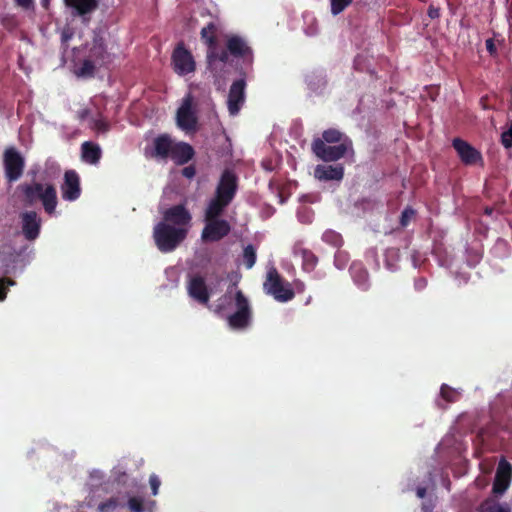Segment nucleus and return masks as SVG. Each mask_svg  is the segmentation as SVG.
<instances>
[{"label":"nucleus","mask_w":512,"mask_h":512,"mask_svg":"<svg viewBox=\"0 0 512 512\" xmlns=\"http://www.w3.org/2000/svg\"><path fill=\"white\" fill-rule=\"evenodd\" d=\"M353 0H330L331 13L338 15L352 4Z\"/></svg>","instance_id":"32"},{"label":"nucleus","mask_w":512,"mask_h":512,"mask_svg":"<svg viewBox=\"0 0 512 512\" xmlns=\"http://www.w3.org/2000/svg\"><path fill=\"white\" fill-rule=\"evenodd\" d=\"M427 14L431 19H437L440 17V8L431 4L428 7Z\"/></svg>","instance_id":"43"},{"label":"nucleus","mask_w":512,"mask_h":512,"mask_svg":"<svg viewBox=\"0 0 512 512\" xmlns=\"http://www.w3.org/2000/svg\"><path fill=\"white\" fill-rule=\"evenodd\" d=\"M128 508L131 512H143L144 511V501L141 497H131L128 500Z\"/></svg>","instance_id":"36"},{"label":"nucleus","mask_w":512,"mask_h":512,"mask_svg":"<svg viewBox=\"0 0 512 512\" xmlns=\"http://www.w3.org/2000/svg\"><path fill=\"white\" fill-rule=\"evenodd\" d=\"M453 148L456 150L459 158L465 165H483V157L480 151L474 148L467 141L455 138L452 142Z\"/></svg>","instance_id":"13"},{"label":"nucleus","mask_w":512,"mask_h":512,"mask_svg":"<svg viewBox=\"0 0 512 512\" xmlns=\"http://www.w3.org/2000/svg\"><path fill=\"white\" fill-rule=\"evenodd\" d=\"M322 240L323 242L335 247L340 248L343 244V238L340 233L334 231V230H326L322 234Z\"/></svg>","instance_id":"29"},{"label":"nucleus","mask_w":512,"mask_h":512,"mask_svg":"<svg viewBox=\"0 0 512 512\" xmlns=\"http://www.w3.org/2000/svg\"><path fill=\"white\" fill-rule=\"evenodd\" d=\"M478 512H511V507L507 503H499L494 498H487L479 505Z\"/></svg>","instance_id":"27"},{"label":"nucleus","mask_w":512,"mask_h":512,"mask_svg":"<svg viewBox=\"0 0 512 512\" xmlns=\"http://www.w3.org/2000/svg\"><path fill=\"white\" fill-rule=\"evenodd\" d=\"M97 67H99L98 63L87 57L83 60L81 67L77 71V75L89 78L93 77Z\"/></svg>","instance_id":"28"},{"label":"nucleus","mask_w":512,"mask_h":512,"mask_svg":"<svg viewBox=\"0 0 512 512\" xmlns=\"http://www.w3.org/2000/svg\"><path fill=\"white\" fill-rule=\"evenodd\" d=\"M3 167L7 182H16L23 175L25 159L15 147H8L3 152Z\"/></svg>","instance_id":"6"},{"label":"nucleus","mask_w":512,"mask_h":512,"mask_svg":"<svg viewBox=\"0 0 512 512\" xmlns=\"http://www.w3.org/2000/svg\"><path fill=\"white\" fill-rule=\"evenodd\" d=\"M231 231L229 222L225 219H205V226L201 233L204 242H217L226 237Z\"/></svg>","instance_id":"9"},{"label":"nucleus","mask_w":512,"mask_h":512,"mask_svg":"<svg viewBox=\"0 0 512 512\" xmlns=\"http://www.w3.org/2000/svg\"><path fill=\"white\" fill-rule=\"evenodd\" d=\"M192 225V214L184 204L173 205L162 213V219L153 228V239L162 253L176 250L187 238Z\"/></svg>","instance_id":"1"},{"label":"nucleus","mask_w":512,"mask_h":512,"mask_svg":"<svg viewBox=\"0 0 512 512\" xmlns=\"http://www.w3.org/2000/svg\"><path fill=\"white\" fill-rule=\"evenodd\" d=\"M196 174V169H195V166L193 165H189V166H186L182 169V175L188 179H191L195 176Z\"/></svg>","instance_id":"42"},{"label":"nucleus","mask_w":512,"mask_h":512,"mask_svg":"<svg viewBox=\"0 0 512 512\" xmlns=\"http://www.w3.org/2000/svg\"><path fill=\"white\" fill-rule=\"evenodd\" d=\"M237 188L236 175L230 170H225L217 184L215 196L231 203L236 195Z\"/></svg>","instance_id":"12"},{"label":"nucleus","mask_w":512,"mask_h":512,"mask_svg":"<svg viewBox=\"0 0 512 512\" xmlns=\"http://www.w3.org/2000/svg\"><path fill=\"white\" fill-rule=\"evenodd\" d=\"M94 127H95V129H97L98 131H101V132H107L109 130V124L105 120H102V119L95 120Z\"/></svg>","instance_id":"41"},{"label":"nucleus","mask_w":512,"mask_h":512,"mask_svg":"<svg viewBox=\"0 0 512 512\" xmlns=\"http://www.w3.org/2000/svg\"><path fill=\"white\" fill-rule=\"evenodd\" d=\"M64 2L73 10L74 16H85L97 9L99 0H64Z\"/></svg>","instance_id":"23"},{"label":"nucleus","mask_w":512,"mask_h":512,"mask_svg":"<svg viewBox=\"0 0 512 512\" xmlns=\"http://www.w3.org/2000/svg\"><path fill=\"white\" fill-rule=\"evenodd\" d=\"M14 282L7 278L0 279V301H3L7 295V288L9 285H13Z\"/></svg>","instance_id":"39"},{"label":"nucleus","mask_w":512,"mask_h":512,"mask_svg":"<svg viewBox=\"0 0 512 512\" xmlns=\"http://www.w3.org/2000/svg\"><path fill=\"white\" fill-rule=\"evenodd\" d=\"M246 82L244 79L234 81L229 89L228 110L231 115H237L245 100Z\"/></svg>","instance_id":"20"},{"label":"nucleus","mask_w":512,"mask_h":512,"mask_svg":"<svg viewBox=\"0 0 512 512\" xmlns=\"http://www.w3.org/2000/svg\"><path fill=\"white\" fill-rule=\"evenodd\" d=\"M176 121L182 130L192 131L196 129L197 117L192 110V100L189 96L184 99L182 105L178 108Z\"/></svg>","instance_id":"17"},{"label":"nucleus","mask_w":512,"mask_h":512,"mask_svg":"<svg viewBox=\"0 0 512 512\" xmlns=\"http://www.w3.org/2000/svg\"><path fill=\"white\" fill-rule=\"evenodd\" d=\"M102 157V151L98 144L85 141L81 145V158L85 163L96 165Z\"/></svg>","instance_id":"24"},{"label":"nucleus","mask_w":512,"mask_h":512,"mask_svg":"<svg viewBox=\"0 0 512 512\" xmlns=\"http://www.w3.org/2000/svg\"><path fill=\"white\" fill-rule=\"evenodd\" d=\"M87 57L98 63L99 67H102L110 62L111 57L107 51L105 39L101 31H93V38Z\"/></svg>","instance_id":"14"},{"label":"nucleus","mask_w":512,"mask_h":512,"mask_svg":"<svg viewBox=\"0 0 512 512\" xmlns=\"http://www.w3.org/2000/svg\"><path fill=\"white\" fill-rule=\"evenodd\" d=\"M22 224V234L28 241H34L38 238L41 229V219L37 212L26 211L20 215Z\"/></svg>","instance_id":"19"},{"label":"nucleus","mask_w":512,"mask_h":512,"mask_svg":"<svg viewBox=\"0 0 512 512\" xmlns=\"http://www.w3.org/2000/svg\"><path fill=\"white\" fill-rule=\"evenodd\" d=\"M511 480L512 465L506 459H501L493 481L492 493L495 496L503 495L509 488Z\"/></svg>","instance_id":"11"},{"label":"nucleus","mask_w":512,"mask_h":512,"mask_svg":"<svg viewBox=\"0 0 512 512\" xmlns=\"http://www.w3.org/2000/svg\"><path fill=\"white\" fill-rule=\"evenodd\" d=\"M229 204V202L214 195V197H212L209 200L207 207L205 209V219L220 218L223 215L225 209L229 206Z\"/></svg>","instance_id":"25"},{"label":"nucleus","mask_w":512,"mask_h":512,"mask_svg":"<svg viewBox=\"0 0 512 512\" xmlns=\"http://www.w3.org/2000/svg\"><path fill=\"white\" fill-rule=\"evenodd\" d=\"M228 56L231 55L235 58H242L249 64L252 63L253 54L252 49L247 45L245 40L240 36L234 35L227 39L226 49Z\"/></svg>","instance_id":"18"},{"label":"nucleus","mask_w":512,"mask_h":512,"mask_svg":"<svg viewBox=\"0 0 512 512\" xmlns=\"http://www.w3.org/2000/svg\"><path fill=\"white\" fill-rule=\"evenodd\" d=\"M61 195L66 201H76L81 195L80 177L75 170H67L64 173V181L61 184Z\"/></svg>","instance_id":"16"},{"label":"nucleus","mask_w":512,"mask_h":512,"mask_svg":"<svg viewBox=\"0 0 512 512\" xmlns=\"http://www.w3.org/2000/svg\"><path fill=\"white\" fill-rule=\"evenodd\" d=\"M175 140L167 133L156 136L152 141V147L146 148V156L156 160H167L171 154Z\"/></svg>","instance_id":"10"},{"label":"nucleus","mask_w":512,"mask_h":512,"mask_svg":"<svg viewBox=\"0 0 512 512\" xmlns=\"http://www.w3.org/2000/svg\"><path fill=\"white\" fill-rule=\"evenodd\" d=\"M485 44H486V49H487V51H488L491 55H494V54L496 53L497 49H496V46H495V44H494L493 39H491V38H490V39H487Z\"/></svg>","instance_id":"45"},{"label":"nucleus","mask_w":512,"mask_h":512,"mask_svg":"<svg viewBox=\"0 0 512 512\" xmlns=\"http://www.w3.org/2000/svg\"><path fill=\"white\" fill-rule=\"evenodd\" d=\"M232 291L229 288L224 298L229 299V305L235 308V311L227 317V322L230 328L234 330L246 329L252 321V307L248 298L244 295L242 290H236L232 296Z\"/></svg>","instance_id":"4"},{"label":"nucleus","mask_w":512,"mask_h":512,"mask_svg":"<svg viewBox=\"0 0 512 512\" xmlns=\"http://www.w3.org/2000/svg\"><path fill=\"white\" fill-rule=\"evenodd\" d=\"M427 286V280L424 277H419L414 281V287L416 290L421 291Z\"/></svg>","instance_id":"44"},{"label":"nucleus","mask_w":512,"mask_h":512,"mask_svg":"<svg viewBox=\"0 0 512 512\" xmlns=\"http://www.w3.org/2000/svg\"><path fill=\"white\" fill-rule=\"evenodd\" d=\"M171 65L174 72L179 76H186L196 70L194 57L183 42L178 43L174 48L171 56Z\"/></svg>","instance_id":"8"},{"label":"nucleus","mask_w":512,"mask_h":512,"mask_svg":"<svg viewBox=\"0 0 512 512\" xmlns=\"http://www.w3.org/2000/svg\"><path fill=\"white\" fill-rule=\"evenodd\" d=\"M27 206H33L38 201L43 205L44 211L52 215L57 207V191L53 184H42L40 182L23 183L17 188Z\"/></svg>","instance_id":"3"},{"label":"nucleus","mask_w":512,"mask_h":512,"mask_svg":"<svg viewBox=\"0 0 512 512\" xmlns=\"http://www.w3.org/2000/svg\"><path fill=\"white\" fill-rule=\"evenodd\" d=\"M263 288L267 294L272 295L279 302H288L295 296L290 283L281 277L276 268L268 270Z\"/></svg>","instance_id":"5"},{"label":"nucleus","mask_w":512,"mask_h":512,"mask_svg":"<svg viewBox=\"0 0 512 512\" xmlns=\"http://www.w3.org/2000/svg\"><path fill=\"white\" fill-rule=\"evenodd\" d=\"M194 156V148L187 142L179 141L175 142L168 159H171L176 165L182 166L191 161Z\"/></svg>","instance_id":"21"},{"label":"nucleus","mask_w":512,"mask_h":512,"mask_svg":"<svg viewBox=\"0 0 512 512\" xmlns=\"http://www.w3.org/2000/svg\"><path fill=\"white\" fill-rule=\"evenodd\" d=\"M256 250L253 245H247L243 250V261L247 269H251L256 262Z\"/></svg>","instance_id":"31"},{"label":"nucleus","mask_w":512,"mask_h":512,"mask_svg":"<svg viewBox=\"0 0 512 512\" xmlns=\"http://www.w3.org/2000/svg\"><path fill=\"white\" fill-rule=\"evenodd\" d=\"M119 505L116 497H111L98 505L99 512H113Z\"/></svg>","instance_id":"35"},{"label":"nucleus","mask_w":512,"mask_h":512,"mask_svg":"<svg viewBox=\"0 0 512 512\" xmlns=\"http://www.w3.org/2000/svg\"><path fill=\"white\" fill-rule=\"evenodd\" d=\"M427 489L425 487H418L416 489V495L419 498H424L426 496Z\"/></svg>","instance_id":"48"},{"label":"nucleus","mask_w":512,"mask_h":512,"mask_svg":"<svg viewBox=\"0 0 512 512\" xmlns=\"http://www.w3.org/2000/svg\"><path fill=\"white\" fill-rule=\"evenodd\" d=\"M353 277L361 289L366 290L368 288V273L365 270L360 269Z\"/></svg>","instance_id":"37"},{"label":"nucleus","mask_w":512,"mask_h":512,"mask_svg":"<svg viewBox=\"0 0 512 512\" xmlns=\"http://www.w3.org/2000/svg\"><path fill=\"white\" fill-rule=\"evenodd\" d=\"M89 114L90 110L88 108L81 109L77 112V116L81 121L85 120Z\"/></svg>","instance_id":"47"},{"label":"nucleus","mask_w":512,"mask_h":512,"mask_svg":"<svg viewBox=\"0 0 512 512\" xmlns=\"http://www.w3.org/2000/svg\"><path fill=\"white\" fill-rule=\"evenodd\" d=\"M315 177L323 181H340L344 177V167L337 165H317L314 171Z\"/></svg>","instance_id":"22"},{"label":"nucleus","mask_w":512,"mask_h":512,"mask_svg":"<svg viewBox=\"0 0 512 512\" xmlns=\"http://www.w3.org/2000/svg\"><path fill=\"white\" fill-rule=\"evenodd\" d=\"M16 4L24 9H29L33 5L34 0H14Z\"/></svg>","instance_id":"46"},{"label":"nucleus","mask_w":512,"mask_h":512,"mask_svg":"<svg viewBox=\"0 0 512 512\" xmlns=\"http://www.w3.org/2000/svg\"><path fill=\"white\" fill-rule=\"evenodd\" d=\"M294 255L302 259V269L305 272H312L318 264V257L309 249L295 248Z\"/></svg>","instance_id":"26"},{"label":"nucleus","mask_w":512,"mask_h":512,"mask_svg":"<svg viewBox=\"0 0 512 512\" xmlns=\"http://www.w3.org/2000/svg\"><path fill=\"white\" fill-rule=\"evenodd\" d=\"M217 25L213 22L208 23L205 27L201 29L200 35L202 41L207 45V62L209 65H212L216 61H220L222 63L228 62V53L227 51H218L217 44Z\"/></svg>","instance_id":"7"},{"label":"nucleus","mask_w":512,"mask_h":512,"mask_svg":"<svg viewBox=\"0 0 512 512\" xmlns=\"http://www.w3.org/2000/svg\"><path fill=\"white\" fill-rule=\"evenodd\" d=\"M149 484H150V487H151V490H152V494L153 495H157L159 487H160V484H161V481L158 478V476L154 475V474L151 475L150 478H149Z\"/></svg>","instance_id":"40"},{"label":"nucleus","mask_w":512,"mask_h":512,"mask_svg":"<svg viewBox=\"0 0 512 512\" xmlns=\"http://www.w3.org/2000/svg\"><path fill=\"white\" fill-rule=\"evenodd\" d=\"M501 143L505 148L512 147V123L510 124L508 130H506L502 133Z\"/></svg>","instance_id":"38"},{"label":"nucleus","mask_w":512,"mask_h":512,"mask_svg":"<svg viewBox=\"0 0 512 512\" xmlns=\"http://www.w3.org/2000/svg\"><path fill=\"white\" fill-rule=\"evenodd\" d=\"M187 292L188 295L199 304H208L210 291L203 276L199 274L191 276L187 283Z\"/></svg>","instance_id":"15"},{"label":"nucleus","mask_w":512,"mask_h":512,"mask_svg":"<svg viewBox=\"0 0 512 512\" xmlns=\"http://www.w3.org/2000/svg\"><path fill=\"white\" fill-rule=\"evenodd\" d=\"M349 262V254L346 251L338 250L334 256V265L338 269H344Z\"/></svg>","instance_id":"34"},{"label":"nucleus","mask_w":512,"mask_h":512,"mask_svg":"<svg viewBox=\"0 0 512 512\" xmlns=\"http://www.w3.org/2000/svg\"><path fill=\"white\" fill-rule=\"evenodd\" d=\"M440 397L447 403H455L459 400L460 393L447 384H442L440 388Z\"/></svg>","instance_id":"30"},{"label":"nucleus","mask_w":512,"mask_h":512,"mask_svg":"<svg viewBox=\"0 0 512 512\" xmlns=\"http://www.w3.org/2000/svg\"><path fill=\"white\" fill-rule=\"evenodd\" d=\"M311 150L314 155L324 162H335L353 151L352 140L343 132L329 128L322 132L321 138L312 141Z\"/></svg>","instance_id":"2"},{"label":"nucleus","mask_w":512,"mask_h":512,"mask_svg":"<svg viewBox=\"0 0 512 512\" xmlns=\"http://www.w3.org/2000/svg\"><path fill=\"white\" fill-rule=\"evenodd\" d=\"M422 509L424 510V512H431L430 507L425 504H423Z\"/></svg>","instance_id":"49"},{"label":"nucleus","mask_w":512,"mask_h":512,"mask_svg":"<svg viewBox=\"0 0 512 512\" xmlns=\"http://www.w3.org/2000/svg\"><path fill=\"white\" fill-rule=\"evenodd\" d=\"M415 216H416V210L410 206L406 207L402 211L401 216H400L399 223H400L401 227H403V228L407 227L410 224V222L415 218Z\"/></svg>","instance_id":"33"}]
</instances>
